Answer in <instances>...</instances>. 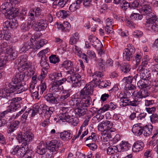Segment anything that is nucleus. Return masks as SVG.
<instances>
[{
	"label": "nucleus",
	"mask_w": 158,
	"mask_h": 158,
	"mask_svg": "<svg viewBox=\"0 0 158 158\" xmlns=\"http://www.w3.org/2000/svg\"><path fill=\"white\" fill-rule=\"evenodd\" d=\"M132 131L135 135L140 136L143 133V127L141 123L135 124L133 126Z\"/></svg>",
	"instance_id": "obj_19"
},
{
	"label": "nucleus",
	"mask_w": 158,
	"mask_h": 158,
	"mask_svg": "<svg viewBox=\"0 0 158 158\" xmlns=\"http://www.w3.org/2000/svg\"><path fill=\"white\" fill-rule=\"evenodd\" d=\"M81 76L78 73H76L73 74L69 77L67 79L70 80L73 84V86L74 87H79L84 83V81L81 80ZM70 82V81H69Z\"/></svg>",
	"instance_id": "obj_5"
},
{
	"label": "nucleus",
	"mask_w": 158,
	"mask_h": 158,
	"mask_svg": "<svg viewBox=\"0 0 158 158\" xmlns=\"http://www.w3.org/2000/svg\"><path fill=\"white\" fill-rule=\"evenodd\" d=\"M42 9L40 8L37 7L35 11L34 10H31L29 13V18L33 22H34L39 19L44 17V13H41Z\"/></svg>",
	"instance_id": "obj_7"
},
{
	"label": "nucleus",
	"mask_w": 158,
	"mask_h": 158,
	"mask_svg": "<svg viewBox=\"0 0 158 158\" xmlns=\"http://www.w3.org/2000/svg\"><path fill=\"white\" fill-rule=\"evenodd\" d=\"M130 18L132 19L135 20H140L143 18L142 15L136 13H133L130 16Z\"/></svg>",
	"instance_id": "obj_44"
},
{
	"label": "nucleus",
	"mask_w": 158,
	"mask_h": 158,
	"mask_svg": "<svg viewBox=\"0 0 158 158\" xmlns=\"http://www.w3.org/2000/svg\"><path fill=\"white\" fill-rule=\"evenodd\" d=\"M92 139L93 142H95L97 140V137L94 133L92 132L91 135L89 136L85 139V141Z\"/></svg>",
	"instance_id": "obj_60"
},
{
	"label": "nucleus",
	"mask_w": 158,
	"mask_h": 158,
	"mask_svg": "<svg viewBox=\"0 0 158 158\" xmlns=\"http://www.w3.org/2000/svg\"><path fill=\"white\" fill-rule=\"evenodd\" d=\"M137 71L139 73V77H138L137 80L141 79L144 80H149L151 78V74L146 69H143L141 67H139Z\"/></svg>",
	"instance_id": "obj_10"
},
{
	"label": "nucleus",
	"mask_w": 158,
	"mask_h": 158,
	"mask_svg": "<svg viewBox=\"0 0 158 158\" xmlns=\"http://www.w3.org/2000/svg\"><path fill=\"white\" fill-rule=\"evenodd\" d=\"M62 77V74L60 72H54L49 75V78L51 81L59 79Z\"/></svg>",
	"instance_id": "obj_33"
},
{
	"label": "nucleus",
	"mask_w": 158,
	"mask_h": 158,
	"mask_svg": "<svg viewBox=\"0 0 158 158\" xmlns=\"http://www.w3.org/2000/svg\"><path fill=\"white\" fill-rule=\"evenodd\" d=\"M73 136L72 132L70 130L64 131L60 134L61 139L64 141H67L71 139Z\"/></svg>",
	"instance_id": "obj_21"
},
{
	"label": "nucleus",
	"mask_w": 158,
	"mask_h": 158,
	"mask_svg": "<svg viewBox=\"0 0 158 158\" xmlns=\"http://www.w3.org/2000/svg\"><path fill=\"white\" fill-rule=\"evenodd\" d=\"M34 137L33 134L30 132L27 131L23 134H18L17 138L19 143L23 142L21 146H25L27 148H28V144L32 141Z\"/></svg>",
	"instance_id": "obj_4"
},
{
	"label": "nucleus",
	"mask_w": 158,
	"mask_h": 158,
	"mask_svg": "<svg viewBox=\"0 0 158 158\" xmlns=\"http://www.w3.org/2000/svg\"><path fill=\"white\" fill-rule=\"evenodd\" d=\"M139 12L142 15L146 16L148 17V18H152L155 17V15L152 12V10L151 7L148 5H147L139 8Z\"/></svg>",
	"instance_id": "obj_11"
},
{
	"label": "nucleus",
	"mask_w": 158,
	"mask_h": 158,
	"mask_svg": "<svg viewBox=\"0 0 158 158\" xmlns=\"http://www.w3.org/2000/svg\"><path fill=\"white\" fill-rule=\"evenodd\" d=\"M32 42H27L25 43L23 47L21 48V50L23 52L27 51L33 47Z\"/></svg>",
	"instance_id": "obj_43"
},
{
	"label": "nucleus",
	"mask_w": 158,
	"mask_h": 158,
	"mask_svg": "<svg viewBox=\"0 0 158 158\" xmlns=\"http://www.w3.org/2000/svg\"><path fill=\"white\" fill-rule=\"evenodd\" d=\"M131 69L130 65L127 64H123L121 67V69L122 71L124 73H129Z\"/></svg>",
	"instance_id": "obj_40"
},
{
	"label": "nucleus",
	"mask_w": 158,
	"mask_h": 158,
	"mask_svg": "<svg viewBox=\"0 0 158 158\" xmlns=\"http://www.w3.org/2000/svg\"><path fill=\"white\" fill-rule=\"evenodd\" d=\"M30 113H31V116L32 117L34 116L37 113H40L39 106L38 104H36L34 105L32 111L31 110Z\"/></svg>",
	"instance_id": "obj_42"
},
{
	"label": "nucleus",
	"mask_w": 158,
	"mask_h": 158,
	"mask_svg": "<svg viewBox=\"0 0 158 158\" xmlns=\"http://www.w3.org/2000/svg\"><path fill=\"white\" fill-rule=\"evenodd\" d=\"M8 87L6 86L4 90H0V98H6L7 99H10L11 97L10 94Z\"/></svg>",
	"instance_id": "obj_29"
},
{
	"label": "nucleus",
	"mask_w": 158,
	"mask_h": 158,
	"mask_svg": "<svg viewBox=\"0 0 158 158\" xmlns=\"http://www.w3.org/2000/svg\"><path fill=\"white\" fill-rule=\"evenodd\" d=\"M7 54H8V58L11 60L15 59L17 56V52L12 48H10Z\"/></svg>",
	"instance_id": "obj_30"
},
{
	"label": "nucleus",
	"mask_w": 158,
	"mask_h": 158,
	"mask_svg": "<svg viewBox=\"0 0 158 158\" xmlns=\"http://www.w3.org/2000/svg\"><path fill=\"white\" fill-rule=\"evenodd\" d=\"M68 122L70 123L72 125L75 126L77 125L78 123L77 118L76 117H70L69 120H68Z\"/></svg>",
	"instance_id": "obj_53"
},
{
	"label": "nucleus",
	"mask_w": 158,
	"mask_h": 158,
	"mask_svg": "<svg viewBox=\"0 0 158 158\" xmlns=\"http://www.w3.org/2000/svg\"><path fill=\"white\" fill-rule=\"evenodd\" d=\"M87 54L88 57L90 59H93L96 57V56L93 50H88Z\"/></svg>",
	"instance_id": "obj_56"
},
{
	"label": "nucleus",
	"mask_w": 158,
	"mask_h": 158,
	"mask_svg": "<svg viewBox=\"0 0 158 158\" xmlns=\"http://www.w3.org/2000/svg\"><path fill=\"white\" fill-rule=\"evenodd\" d=\"M93 87L90 83L86 84L81 90L80 98H72L69 101V105L75 108L76 114L79 117L86 114V108L89 107L92 103L90 96L93 93Z\"/></svg>",
	"instance_id": "obj_1"
},
{
	"label": "nucleus",
	"mask_w": 158,
	"mask_h": 158,
	"mask_svg": "<svg viewBox=\"0 0 158 158\" xmlns=\"http://www.w3.org/2000/svg\"><path fill=\"white\" fill-rule=\"evenodd\" d=\"M67 80L66 78H63L62 79L54 81L53 82L52 84H53L54 85H56V86H57L59 87Z\"/></svg>",
	"instance_id": "obj_50"
},
{
	"label": "nucleus",
	"mask_w": 158,
	"mask_h": 158,
	"mask_svg": "<svg viewBox=\"0 0 158 158\" xmlns=\"http://www.w3.org/2000/svg\"><path fill=\"white\" fill-rule=\"evenodd\" d=\"M99 87L100 88L106 87L107 86H109L110 83L106 81H99Z\"/></svg>",
	"instance_id": "obj_55"
},
{
	"label": "nucleus",
	"mask_w": 158,
	"mask_h": 158,
	"mask_svg": "<svg viewBox=\"0 0 158 158\" xmlns=\"http://www.w3.org/2000/svg\"><path fill=\"white\" fill-rule=\"evenodd\" d=\"M40 64L43 68L42 69V72L40 74L43 77L45 78L46 76L47 71H46L49 67L48 64L46 61L45 57H42L40 60Z\"/></svg>",
	"instance_id": "obj_18"
},
{
	"label": "nucleus",
	"mask_w": 158,
	"mask_h": 158,
	"mask_svg": "<svg viewBox=\"0 0 158 158\" xmlns=\"http://www.w3.org/2000/svg\"><path fill=\"white\" fill-rule=\"evenodd\" d=\"M27 56L26 55H23L19 57L20 60L19 62L21 64H22L27 62Z\"/></svg>",
	"instance_id": "obj_61"
},
{
	"label": "nucleus",
	"mask_w": 158,
	"mask_h": 158,
	"mask_svg": "<svg viewBox=\"0 0 158 158\" xmlns=\"http://www.w3.org/2000/svg\"><path fill=\"white\" fill-rule=\"evenodd\" d=\"M137 98H135V99L132 101H130L129 105L133 106H135L139 105L140 103V101H139L138 99L136 100Z\"/></svg>",
	"instance_id": "obj_64"
},
{
	"label": "nucleus",
	"mask_w": 158,
	"mask_h": 158,
	"mask_svg": "<svg viewBox=\"0 0 158 158\" xmlns=\"http://www.w3.org/2000/svg\"><path fill=\"white\" fill-rule=\"evenodd\" d=\"M62 146V143L60 141L52 140L48 146V149L52 152H56L58 151L59 148Z\"/></svg>",
	"instance_id": "obj_16"
},
{
	"label": "nucleus",
	"mask_w": 158,
	"mask_h": 158,
	"mask_svg": "<svg viewBox=\"0 0 158 158\" xmlns=\"http://www.w3.org/2000/svg\"><path fill=\"white\" fill-rule=\"evenodd\" d=\"M138 77H139L138 74H136L133 77H124L122 80V81L124 83L125 86L127 85H130L134 80L136 81L137 80Z\"/></svg>",
	"instance_id": "obj_25"
},
{
	"label": "nucleus",
	"mask_w": 158,
	"mask_h": 158,
	"mask_svg": "<svg viewBox=\"0 0 158 158\" xmlns=\"http://www.w3.org/2000/svg\"><path fill=\"white\" fill-rule=\"evenodd\" d=\"M40 94H43L47 89V84L45 82H42L40 85Z\"/></svg>",
	"instance_id": "obj_54"
},
{
	"label": "nucleus",
	"mask_w": 158,
	"mask_h": 158,
	"mask_svg": "<svg viewBox=\"0 0 158 158\" xmlns=\"http://www.w3.org/2000/svg\"><path fill=\"white\" fill-rule=\"evenodd\" d=\"M31 111V109H29L28 111H26L23 114L21 119L22 123H24L26 122L28 114L30 113Z\"/></svg>",
	"instance_id": "obj_48"
},
{
	"label": "nucleus",
	"mask_w": 158,
	"mask_h": 158,
	"mask_svg": "<svg viewBox=\"0 0 158 158\" xmlns=\"http://www.w3.org/2000/svg\"><path fill=\"white\" fill-rule=\"evenodd\" d=\"M48 150V149L47 148L45 144L43 142H41L37 146V152L40 155H44Z\"/></svg>",
	"instance_id": "obj_22"
},
{
	"label": "nucleus",
	"mask_w": 158,
	"mask_h": 158,
	"mask_svg": "<svg viewBox=\"0 0 158 158\" xmlns=\"http://www.w3.org/2000/svg\"><path fill=\"white\" fill-rule=\"evenodd\" d=\"M98 64L100 69L104 70L106 67V63L105 60L102 59L100 58L98 59Z\"/></svg>",
	"instance_id": "obj_39"
},
{
	"label": "nucleus",
	"mask_w": 158,
	"mask_h": 158,
	"mask_svg": "<svg viewBox=\"0 0 158 158\" xmlns=\"http://www.w3.org/2000/svg\"><path fill=\"white\" fill-rule=\"evenodd\" d=\"M135 52V48L133 45L129 44L127 45V48L125 49L123 51V56L127 60H130L133 57Z\"/></svg>",
	"instance_id": "obj_12"
},
{
	"label": "nucleus",
	"mask_w": 158,
	"mask_h": 158,
	"mask_svg": "<svg viewBox=\"0 0 158 158\" xmlns=\"http://www.w3.org/2000/svg\"><path fill=\"white\" fill-rule=\"evenodd\" d=\"M146 20L145 26L148 30L154 31H158V26L155 23L156 20V17L146 19Z\"/></svg>",
	"instance_id": "obj_8"
},
{
	"label": "nucleus",
	"mask_w": 158,
	"mask_h": 158,
	"mask_svg": "<svg viewBox=\"0 0 158 158\" xmlns=\"http://www.w3.org/2000/svg\"><path fill=\"white\" fill-rule=\"evenodd\" d=\"M72 50L75 54L79 57L83 53L81 48L76 45L73 47Z\"/></svg>",
	"instance_id": "obj_47"
},
{
	"label": "nucleus",
	"mask_w": 158,
	"mask_h": 158,
	"mask_svg": "<svg viewBox=\"0 0 158 158\" xmlns=\"http://www.w3.org/2000/svg\"><path fill=\"white\" fill-rule=\"evenodd\" d=\"M150 120L152 123H155L158 121V115L156 114H152L150 116Z\"/></svg>",
	"instance_id": "obj_57"
},
{
	"label": "nucleus",
	"mask_w": 158,
	"mask_h": 158,
	"mask_svg": "<svg viewBox=\"0 0 158 158\" xmlns=\"http://www.w3.org/2000/svg\"><path fill=\"white\" fill-rule=\"evenodd\" d=\"M16 17L11 16L10 18H6L9 19L4 22L3 24L4 27L8 28H16L18 26L17 20L14 18Z\"/></svg>",
	"instance_id": "obj_13"
},
{
	"label": "nucleus",
	"mask_w": 158,
	"mask_h": 158,
	"mask_svg": "<svg viewBox=\"0 0 158 158\" xmlns=\"http://www.w3.org/2000/svg\"><path fill=\"white\" fill-rule=\"evenodd\" d=\"M103 76L102 73L98 71H96L94 73L93 75V81L96 83H98L100 81L99 78Z\"/></svg>",
	"instance_id": "obj_35"
},
{
	"label": "nucleus",
	"mask_w": 158,
	"mask_h": 158,
	"mask_svg": "<svg viewBox=\"0 0 158 158\" xmlns=\"http://www.w3.org/2000/svg\"><path fill=\"white\" fill-rule=\"evenodd\" d=\"M22 146V147L20 148H19L17 155L19 157H23L26 152L27 151L28 148H27L25 146Z\"/></svg>",
	"instance_id": "obj_36"
},
{
	"label": "nucleus",
	"mask_w": 158,
	"mask_h": 158,
	"mask_svg": "<svg viewBox=\"0 0 158 158\" xmlns=\"http://www.w3.org/2000/svg\"><path fill=\"white\" fill-rule=\"evenodd\" d=\"M81 3V0H77L76 2L73 3L69 7L70 11L74 12L79 9L80 8Z\"/></svg>",
	"instance_id": "obj_24"
},
{
	"label": "nucleus",
	"mask_w": 158,
	"mask_h": 158,
	"mask_svg": "<svg viewBox=\"0 0 158 158\" xmlns=\"http://www.w3.org/2000/svg\"><path fill=\"white\" fill-rule=\"evenodd\" d=\"M94 47L97 48L98 47H102V45L101 42L98 40V38L97 39V41H95L92 44Z\"/></svg>",
	"instance_id": "obj_62"
},
{
	"label": "nucleus",
	"mask_w": 158,
	"mask_h": 158,
	"mask_svg": "<svg viewBox=\"0 0 158 158\" xmlns=\"http://www.w3.org/2000/svg\"><path fill=\"white\" fill-rule=\"evenodd\" d=\"M143 129L144 135L148 136L152 134L153 126L151 125H146L143 127Z\"/></svg>",
	"instance_id": "obj_32"
},
{
	"label": "nucleus",
	"mask_w": 158,
	"mask_h": 158,
	"mask_svg": "<svg viewBox=\"0 0 158 158\" xmlns=\"http://www.w3.org/2000/svg\"><path fill=\"white\" fill-rule=\"evenodd\" d=\"M144 143L140 141L135 142L132 146V150L134 152H138L143 150L144 147Z\"/></svg>",
	"instance_id": "obj_20"
},
{
	"label": "nucleus",
	"mask_w": 158,
	"mask_h": 158,
	"mask_svg": "<svg viewBox=\"0 0 158 158\" xmlns=\"http://www.w3.org/2000/svg\"><path fill=\"white\" fill-rule=\"evenodd\" d=\"M70 95V92L69 90H63L61 91V94L60 96L57 95L58 100L62 102L69 97Z\"/></svg>",
	"instance_id": "obj_27"
},
{
	"label": "nucleus",
	"mask_w": 158,
	"mask_h": 158,
	"mask_svg": "<svg viewBox=\"0 0 158 158\" xmlns=\"http://www.w3.org/2000/svg\"><path fill=\"white\" fill-rule=\"evenodd\" d=\"M45 99L47 101L50 103L55 104L57 102L56 99H58L57 95L55 96H53V94L51 93H48L44 96Z\"/></svg>",
	"instance_id": "obj_28"
},
{
	"label": "nucleus",
	"mask_w": 158,
	"mask_h": 158,
	"mask_svg": "<svg viewBox=\"0 0 158 158\" xmlns=\"http://www.w3.org/2000/svg\"><path fill=\"white\" fill-rule=\"evenodd\" d=\"M31 27L30 23L26 22L23 23L21 25V29L24 31H28Z\"/></svg>",
	"instance_id": "obj_45"
},
{
	"label": "nucleus",
	"mask_w": 158,
	"mask_h": 158,
	"mask_svg": "<svg viewBox=\"0 0 158 158\" xmlns=\"http://www.w3.org/2000/svg\"><path fill=\"white\" fill-rule=\"evenodd\" d=\"M73 63L70 60H66L61 64V67L66 70H69L67 71V74H71L75 72L74 68L73 67Z\"/></svg>",
	"instance_id": "obj_14"
},
{
	"label": "nucleus",
	"mask_w": 158,
	"mask_h": 158,
	"mask_svg": "<svg viewBox=\"0 0 158 158\" xmlns=\"http://www.w3.org/2000/svg\"><path fill=\"white\" fill-rule=\"evenodd\" d=\"M142 58V56L140 54L137 53L135 56V60L136 61V64L137 65L141 61Z\"/></svg>",
	"instance_id": "obj_63"
},
{
	"label": "nucleus",
	"mask_w": 158,
	"mask_h": 158,
	"mask_svg": "<svg viewBox=\"0 0 158 158\" xmlns=\"http://www.w3.org/2000/svg\"><path fill=\"white\" fill-rule=\"evenodd\" d=\"M121 102L122 103V106H125L129 105L130 100L126 97L122 99H120Z\"/></svg>",
	"instance_id": "obj_58"
},
{
	"label": "nucleus",
	"mask_w": 158,
	"mask_h": 158,
	"mask_svg": "<svg viewBox=\"0 0 158 158\" xmlns=\"http://www.w3.org/2000/svg\"><path fill=\"white\" fill-rule=\"evenodd\" d=\"M46 43V40L43 39L37 42V43L35 44V47L36 49H38L43 47L45 43Z\"/></svg>",
	"instance_id": "obj_52"
},
{
	"label": "nucleus",
	"mask_w": 158,
	"mask_h": 158,
	"mask_svg": "<svg viewBox=\"0 0 158 158\" xmlns=\"http://www.w3.org/2000/svg\"><path fill=\"white\" fill-rule=\"evenodd\" d=\"M8 85V89L10 94L11 97L13 95V93L15 92V94H20L23 91L27 90V89L23 88V86L21 83L16 85H12L10 83L7 82L6 84Z\"/></svg>",
	"instance_id": "obj_6"
},
{
	"label": "nucleus",
	"mask_w": 158,
	"mask_h": 158,
	"mask_svg": "<svg viewBox=\"0 0 158 158\" xmlns=\"http://www.w3.org/2000/svg\"><path fill=\"white\" fill-rule=\"evenodd\" d=\"M118 152L117 146H110L107 149V152L108 155H111L115 152Z\"/></svg>",
	"instance_id": "obj_37"
},
{
	"label": "nucleus",
	"mask_w": 158,
	"mask_h": 158,
	"mask_svg": "<svg viewBox=\"0 0 158 158\" xmlns=\"http://www.w3.org/2000/svg\"><path fill=\"white\" fill-rule=\"evenodd\" d=\"M47 109L45 113V116H47V117L48 118L50 117L53 112L54 111L55 108L52 106L49 107L47 106Z\"/></svg>",
	"instance_id": "obj_46"
},
{
	"label": "nucleus",
	"mask_w": 158,
	"mask_h": 158,
	"mask_svg": "<svg viewBox=\"0 0 158 158\" xmlns=\"http://www.w3.org/2000/svg\"><path fill=\"white\" fill-rule=\"evenodd\" d=\"M49 59L51 63L55 64L59 62V58L56 55H51L49 57Z\"/></svg>",
	"instance_id": "obj_51"
},
{
	"label": "nucleus",
	"mask_w": 158,
	"mask_h": 158,
	"mask_svg": "<svg viewBox=\"0 0 158 158\" xmlns=\"http://www.w3.org/2000/svg\"><path fill=\"white\" fill-rule=\"evenodd\" d=\"M22 98L20 97H16L9 101L10 105L8 107L7 109L0 113V118H3L9 112L15 111L20 108Z\"/></svg>",
	"instance_id": "obj_3"
},
{
	"label": "nucleus",
	"mask_w": 158,
	"mask_h": 158,
	"mask_svg": "<svg viewBox=\"0 0 158 158\" xmlns=\"http://www.w3.org/2000/svg\"><path fill=\"white\" fill-rule=\"evenodd\" d=\"M113 125L112 122L110 121H103L98 124V130L101 131H109L110 132H113V131L111 129Z\"/></svg>",
	"instance_id": "obj_9"
},
{
	"label": "nucleus",
	"mask_w": 158,
	"mask_h": 158,
	"mask_svg": "<svg viewBox=\"0 0 158 158\" xmlns=\"http://www.w3.org/2000/svg\"><path fill=\"white\" fill-rule=\"evenodd\" d=\"M143 80L141 79L139 80L137 82V85L138 87L141 89L143 88H146L147 89H150V86L149 83H147L144 82Z\"/></svg>",
	"instance_id": "obj_34"
},
{
	"label": "nucleus",
	"mask_w": 158,
	"mask_h": 158,
	"mask_svg": "<svg viewBox=\"0 0 158 158\" xmlns=\"http://www.w3.org/2000/svg\"><path fill=\"white\" fill-rule=\"evenodd\" d=\"M120 6L123 10H126L128 8L130 7L131 6L129 3L123 0L120 4Z\"/></svg>",
	"instance_id": "obj_49"
},
{
	"label": "nucleus",
	"mask_w": 158,
	"mask_h": 158,
	"mask_svg": "<svg viewBox=\"0 0 158 158\" xmlns=\"http://www.w3.org/2000/svg\"><path fill=\"white\" fill-rule=\"evenodd\" d=\"M79 37V34L77 32L73 34L70 39L69 44L73 45L76 44L78 41Z\"/></svg>",
	"instance_id": "obj_31"
},
{
	"label": "nucleus",
	"mask_w": 158,
	"mask_h": 158,
	"mask_svg": "<svg viewBox=\"0 0 158 158\" xmlns=\"http://www.w3.org/2000/svg\"><path fill=\"white\" fill-rule=\"evenodd\" d=\"M12 5L9 2H5L0 6L1 12L5 14L6 18L11 16H17L19 15V10L17 8L11 7Z\"/></svg>",
	"instance_id": "obj_2"
},
{
	"label": "nucleus",
	"mask_w": 158,
	"mask_h": 158,
	"mask_svg": "<svg viewBox=\"0 0 158 158\" xmlns=\"http://www.w3.org/2000/svg\"><path fill=\"white\" fill-rule=\"evenodd\" d=\"M150 95V92L147 90L142 89L139 91H134L132 95L136 98L141 99L148 96Z\"/></svg>",
	"instance_id": "obj_15"
},
{
	"label": "nucleus",
	"mask_w": 158,
	"mask_h": 158,
	"mask_svg": "<svg viewBox=\"0 0 158 158\" xmlns=\"http://www.w3.org/2000/svg\"><path fill=\"white\" fill-rule=\"evenodd\" d=\"M19 122L17 120H15L13 122L9 127L7 132L8 134H10L16 130L19 127Z\"/></svg>",
	"instance_id": "obj_26"
},
{
	"label": "nucleus",
	"mask_w": 158,
	"mask_h": 158,
	"mask_svg": "<svg viewBox=\"0 0 158 158\" xmlns=\"http://www.w3.org/2000/svg\"><path fill=\"white\" fill-rule=\"evenodd\" d=\"M118 149L119 152H123L127 151L131 148V145L126 142H122V143L117 145Z\"/></svg>",
	"instance_id": "obj_23"
},
{
	"label": "nucleus",
	"mask_w": 158,
	"mask_h": 158,
	"mask_svg": "<svg viewBox=\"0 0 158 158\" xmlns=\"http://www.w3.org/2000/svg\"><path fill=\"white\" fill-rule=\"evenodd\" d=\"M34 25H35V27L40 30H44L47 28L48 24L46 19L41 18L33 22Z\"/></svg>",
	"instance_id": "obj_17"
},
{
	"label": "nucleus",
	"mask_w": 158,
	"mask_h": 158,
	"mask_svg": "<svg viewBox=\"0 0 158 158\" xmlns=\"http://www.w3.org/2000/svg\"><path fill=\"white\" fill-rule=\"evenodd\" d=\"M59 117L60 119L62 120L63 122H68V120L70 118V116L67 112L61 114Z\"/></svg>",
	"instance_id": "obj_41"
},
{
	"label": "nucleus",
	"mask_w": 158,
	"mask_h": 158,
	"mask_svg": "<svg viewBox=\"0 0 158 158\" xmlns=\"http://www.w3.org/2000/svg\"><path fill=\"white\" fill-rule=\"evenodd\" d=\"M60 89V88L56 85H54L53 84H52L51 90L53 94H55L56 93L59 92Z\"/></svg>",
	"instance_id": "obj_59"
},
{
	"label": "nucleus",
	"mask_w": 158,
	"mask_h": 158,
	"mask_svg": "<svg viewBox=\"0 0 158 158\" xmlns=\"http://www.w3.org/2000/svg\"><path fill=\"white\" fill-rule=\"evenodd\" d=\"M11 37L10 33L6 31H3V33H2L0 35V38L1 40H8Z\"/></svg>",
	"instance_id": "obj_38"
}]
</instances>
